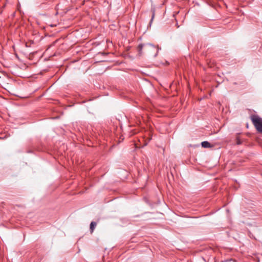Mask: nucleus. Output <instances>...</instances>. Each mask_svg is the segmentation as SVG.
<instances>
[{
  "label": "nucleus",
  "mask_w": 262,
  "mask_h": 262,
  "mask_svg": "<svg viewBox=\"0 0 262 262\" xmlns=\"http://www.w3.org/2000/svg\"><path fill=\"white\" fill-rule=\"evenodd\" d=\"M251 120L257 131L262 134V118L254 115L251 116Z\"/></svg>",
  "instance_id": "f03ea898"
},
{
  "label": "nucleus",
  "mask_w": 262,
  "mask_h": 262,
  "mask_svg": "<svg viewBox=\"0 0 262 262\" xmlns=\"http://www.w3.org/2000/svg\"><path fill=\"white\" fill-rule=\"evenodd\" d=\"M139 54L141 55L143 54H147L156 56L158 52V48L151 44H140L138 47Z\"/></svg>",
  "instance_id": "f257e3e1"
},
{
  "label": "nucleus",
  "mask_w": 262,
  "mask_h": 262,
  "mask_svg": "<svg viewBox=\"0 0 262 262\" xmlns=\"http://www.w3.org/2000/svg\"><path fill=\"white\" fill-rule=\"evenodd\" d=\"M236 142L237 145H239L242 144V141H241L239 138L237 137L236 138Z\"/></svg>",
  "instance_id": "39448f33"
},
{
  "label": "nucleus",
  "mask_w": 262,
  "mask_h": 262,
  "mask_svg": "<svg viewBox=\"0 0 262 262\" xmlns=\"http://www.w3.org/2000/svg\"><path fill=\"white\" fill-rule=\"evenodd\" d=\"M201 145L203 147H204V148H210V147H212L210 143H209L208 141L202 142L201 143Z\"/></svg>",
  "instance_id": "7ed1b4c3"
},
{
  "label": "nucleus",
  "mask_w": 262,
  "mask_h": 262,
  "mask_svg": "<svg viewBox=\"0 0 262 262\" xmlns=\"http://www.w3.org/2000/svg\"><path fill=\"white\" fill-rule=\"evenodd\" d=\"M96 225H97V224L96 222H91V223L90 224V230H91V233L93 232Z\"/></svg>",
  "instance_id": "20e7f679"
},
{
  "label": "nucleus",
  "mask_w": 262,
  "mask_h": 262,
  "mask_svg": "<svg viewBox=\"0 0 262 262\" xmlns=\"http://www.w3.org/2000/svg\"><path fill=\"white\" fill-rule=\"evenodd\" d=\"M151 11H152V17H151V21H152L155 17V10L154 8L153 9H151Z\"/></svg>",
  "instance_id": "423d86ee"
}]
</instances>
